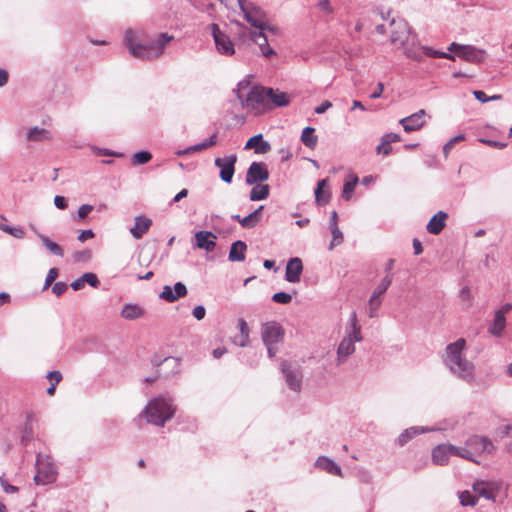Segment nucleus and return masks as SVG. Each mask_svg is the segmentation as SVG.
Returning <instances> with one entry per match:
<instances>
[{
    "label": "nucleus",
    "mask_w": 512,
    "mask_h": 512,
    "mask_svg": "<svg viewBox=\"0 0 512 512\" xmlns=\"http://www.w3.org/2000/svg\"><path fill=\"white\" fill-rule=\"evenodd\" d=\"M393 30L391 31L390 40L398 48L403 50V53L417 62L422 61L423 54L432 58H444L454 61L455 56L448 52L438 51L428 46L418 47V39L416 34L411 32L408 23L403 19H393L391 21Z\"/></svg>",
    "instance_id": "nucleus-1"
},
{
    "label": "nucleus",
    "mask_w": 512,
    "mask_h": 512,
    "mask_svg": "<svg viewBox=\"0 0 512 512\" xmlns=\"http://www.w3.org/2000/svg\"><path fill=\"white\" fill-rule=\"evenodd\" d=\"M238 6L245 21L256 29L255 31H250L249 35L251 40L259 46L262 55L265 57L274 55L275 52L269 46L268 38L265 35V31H275L269 25L267 14L262 8L248 0L238 1Z\"/></svg>",
    "instance_id": "nucleus-2"
},
{
    "label": "nucleus",
    "mask_w": 512,
    "mask_h": 512,
    "mask_svg": "<svg viewBox=\"0 0 512 512\" xmlns=\"http://www.w3.org/2000/svg\"><path fill=\"white\" fill-rule=\"evenodd\" d=\"M466 340L459 338L445 348L443 363L450 373L456 378L471 383L475 376V366L463 354Z\"/></svg>",
    "instance_id": "nucleus-3"
},
{
    "label": "nucleus",
    "mask_w": 512,
    "mask_h": 512,
    "mask_svg": "<svg viewBox=\"0 0 512 512\" xmlns=\"http://www.w3.org/2000/svg\"><path fill=\"white\" fill-rule=\"evenodd\" d=\"M173 36L168 33H161L158 37L148 43L137 41L136 33L129 29L125 32L124 43L130 54L143 60H152L160 57L164 53L166 45L173 40Z\"/></svg>",
    "instance_id": "nucleus-4"
},
{
    "label": "nucleus",
    "mask_w": 512,
    "mask_h": 512,
    "mask_svg": "<svg viewBox=\"0 0 512 512\" xmlns=\"http://www.w3.org/2000/svg\"><path fill=\"white\" fill-rule=\"evenodd\" d=\"M270 93H272V88L260 86L249 88V82L245 80L239 82L236 89V95L242 107L249 108L257 113L269 109Z\"/></svg>",
    "instance_id": "nucleus-5"
},
{
    "label": "nucleus",
    "mask_w": 512,
    "mask_h": 512,
    "mask_svg": "<svg viewBox=\"0 0 512 512\" xmlns=\"http://www.w3.org/2000/svg\"><path fill=\"white\" fill-rule=\"evenodd\" d=\"M363 340L361 326L358 323L357 314L353 311L348 320L345 336L337 348V365H342L355 352V343Z\"/></svg>",
    "instance_id": "nucleus-6"
},
{
    "label": "nucleus",
    "mask_w": 512,
    "mask_h": 512,
    "mask_svg": "<svg viewBox=\"0 0 512 512\" xmlns=\"http://www.w3.org/2000/svg\"><path fill=\"white\" fill-rule=\"evenodd\" d=\"M176 411L173 400L166 397L152 399L146 406L144 413L147 422L157 426H164Z\"/></svg>",
    "instance_id": "nucleus-7"
},
{
    "label": "nucleus",
    "mask_w": 512,
    "mask_h": 512,
    "mask_svg": "<svg viewBox=\"0 0 512 512\" xmlns=\"http://www.w3.org/2000/svg\"><path fill=\"white\" fill-rule=\"evenodd\" d=\"M58 468L54 459L47 454L38 453L36 457V475L34 481L37 485L54 483L57 479Z\"/></svg>",
    "instance_id": "nucleus-8"
},
{
    "label": "nucleus",
    "mask_w": 512,
    "mask_h": 512,
    "mask_svg": "<svg viewBox=\"0 0 512 512\" xmlns=\"http://www.w3.org/2000/svg\"><path fill=\"white\" fill-rule=\"evenodd\" d=\"M503 483L500 480H476L473 485V491L486 500L496 502V495L502 489Z\"/></svg>",
    "instance_id": "nucleus-9"
},
{
    "label": "nucleus",
    "mask_w": 512,
    "mask_h": 512,
    "mask_svg": "<svg viewBox=\"0 0 512 512\" xmlns=\"http://www.w3.org/2000/svg\"><path fill=\"white\" fill-rule=\"evenodd\" d=\"M210 29L217 51L222 55H233L235 53L234 44L229 36L222 32L217 24H211Z\"/></svg>",
    "instance_id": "nucleus-10"
},
{
    "label": "nucleus",
    "mask_w": 512,
    "mask_h": 512,
    "mask_svg": "<svg viewBox=\"0 0 512 512\" xmlns=\"http://www.w3.org/2000/svg\"><path fill=\"white\" fill-rule=\"evenodd\" d=\"M237 162V156L235 154H231L225 157H218L214 160V164L216 167L220 169V179L225 183H231L234 173H235V164Z\"/></svg>",
    "instance_id": "nucleus-11"
},
{
    "label": "nucleus",
    "mask_w": 512,
    "mask_h": 512,
    "mask_svg": "<svg viewBox=\"0 0 512 512\" xmlns=\"http://www.w3.org/2000/svg\"><path fill=\"white\" fill-rule=\"evenodd\" d=\"M261 337L264 344H277L283 340L284 330L279 323L270 321L262 325Z\"/></svg>",
    "instance_id": "nucleus-12"
},
{
    "label": "nucleus",
    "mask_w": 512,
    "mask_h": 512,
    "mask_svg": "<svg viewBox=\"0 0 512 512\" xmlns=\"http://www.w3.org/2000/svg\"><path fill=\"white\" fill-rule=\"evenodd\" d=\"M281 370L289 388L295 392L301 390L302 372L299 368L292 367L287 361L281 363Z\"/></svg>",
    "instance_id": "nucleus-13"
},
{
    "label": "nucleus",
    "mask_w": 512,
    "mask_h": 512,
    "mask_svg": "<svg viewBox=\"0 0 512 512\" xmlns=\"http://www.w3.org/2000/svg\"><path fill=\"white\" fill-rule=\"evenodd\" d=\"M466 446L474 454H491L495 450V446L488 437L474 435L469 437L466 442Z\"/></svg>",
    "instance_id": "nucleus-14"
},
{
    "label": "nucleus",
    "mask_w": 512,
    "mask_h": 512,
    "mask_svg": "<svg viewBox=\"0 0 512 512\" xmlns=\"http://www.w3.org/2000/svg\"><path fill=\"white\" fill-rule=\"evenodd\" d=\"M269 179L267 167L262 162H252L246 173V183L253 185Z\"/></svg>",
    "instance_id": "nucleus-15"
},
{
    "label": "nucleus",
    "mask_w": 512,
    "mask_h": 512,
    "mask_svg": "<svg viewBox=\"0 0 512 512\" xmlns=\"http://www.w3.org/2000/svg\"><path fill=\"white\" fill-rule=\"evenodd\" d=\"M217 236L206 230L197 231L194 235L193 246L206 252H213L216 247Z\"/></svg>",
    "instance_id": "nucleus-16"
},
{
    "label": "nucleus",
    "mask_w": 512,
    "mask_h": 512,
    "mask_svg": "<svg viewBox=\"0 0 512 512\" xmlns=\"http://www.w3.org/2000/svg\"><path fill=\"white\" fill-rule=\"evenodd\" d=\"M187 295V288L182 282H177L174 286L165 285L162 292L159 294V298L168 302L173 303L179 298Z\"/></svg>",
    "instance_id": "nucleus-17"
},
{
    "label": "nucleus",
    "mask_w": 512,
    "mask_h": 512,
    "mask_svg": "<svg viewBox=\"0 0 512 512\" xmlns=\"http://www.w3.org/2000/svg\"><path fill=\"white\" fill-rule=\"evenodd\" d=\"M426 111L424 109H420L414 114H411L408 117L402 118L400 120V124L403 126L405 132H413L422 128L426 122Z\"/></svg>",
    "instance_id": "nucleus-18"
},
{
    "label": "nucleus",
    "mask_w": 512,
    "mask_h": 512,
    "mask_svg": "<svg viewBox=\"0 0 512 512\" xmlns=\"http://www.w3.org/2000/svg\"><path fill=\"white\" fill-rule=\"evenodd\" d=\"M302 272V260L299 257L291 258L286 265L285 280L289 283H297L300 281Z\"/></svg>",
    "instance_id": "nucleus-19"
},
{
    "label": "nucleus",
    "mask_w": 512,
    "mask_h": 512,
    "mask_svg": "<svg viewBox=\"0 0 512 512\" xmlns=\"http://www.w3.org/2000/svg\"><path fill=\"white\" fill-rule=\"evenodd\" d=\"M465 61L480 64L486 58V52L472 45H464L461 53L458 54Z\"/></svg>",
    "instance_id": "nucleus-20"
},
{
    "label": "nucleus",
    "mask_w": 512,
    "mask_h": 512,
    "mask_svg": "<svg viewBox=\"0 0 512 512\" xmlns=\"http://www.w3.org/2000/svg\"><path fill=\"white\" fill-rule=\"evenodd\" d=\"M432 461L436 465H446L452 456L451 444H439L432 450Z\"/></svg>",
    "instance_id": "nucleus-21"
},
{
    "label": "nucleus",
    "mask_w": 512,
    "mask_h": 512,
    "mask_svg": "<svg viewBox=\"0 0 512 512\" xmlns=\"http://www.w3.org/2000/svg\"><path fill=\"white\" fill-rule=\"evenodd\" d=\"M448 215L446 212L439 211L434 214L427 223L426 229L432 235H438L446 226V219Z\"/></svg>",
    "instance_id": "nucleus-22"
},
{
    "label": "nucleus",
    "mask_w": 512,
    "mask_h": 512,
    "mask_svg": "<svg viewBox=\"0 0 512 512\" xmlns=\"http://www.w3.org/2000/svg\"><path fill=\"white\" fill-rule=\"evenodd\" d=\"M152 225L151 219L146 216L139 215L135 217V224L130 228V233L135 239H141Z\"/></svg>",
    "instance_id": "nucleus-23"
},
{
    "label": "nucleus",
    "mask_w": 512,
    "mask_h": 512,
    "mask_svg": "<svg viewBox=\"0 0 512 512\" xmlns=\"http://www.w3.org/2000/svg\"><path fill=\"white\" fill-rule=\"evenodd\" d=\"M315 466L327 473L335 476H342L341 467L328 457L320 456L315 462Z\"/></svg>",
    "instance_id": "nucleus-24"
},
{
    "label": "nucleus",
    "mask_w": 512,
    "mask_h": 512,
    "mask_svg": "<svg viewBox=\"0 0 512 512\" xmlns=\"http://www.w3.org/2000/svg\"><path fill=\"white\" fill-rule=\"evenodd\" d=\"M247 245L244 241L237 240L231 244L228 259L231 262H242L245 260Z\"/></svg>",
    "instance_id": "nucleus-25"
},
{
    "label": "nucleus",
    "mask_w": 512,
    "mask_h": 512,
    "mask_svg": "<svg viewBox=\"0 0 512 512\" xmlns=\"http://www.w3.org/2000/svg\"><path fill=\"white\" fill-rule=\"evenodd\" d=\"M251 148H255L256 153L264 154L270 151L271 145L263 140L262 134H257L251 137L245 145V149Z\"/></svg>",
    "instance_id": "nucleus-26"
},
{
    "label": "nucleus",
    "mask_w": 512,
    "mask_h": 512,
    "mask_svg": "<svg viewBox=\"0 0 512 512\" xmlns=\"http://www.w3.org/2000/svg\"><path fill=\"white\" fill-rule=\"evenodd\" d=\"M429 431H435V429L427 428V427H420V426H414V427L405 429L398 437V444L400 446H404L416 435H419L424 432H429Z\"/></svg>",
    "instance_id": "nucleus-27"
},
{
    "label": "nucleus",
    "mask_w": 512,
    "mask_h": 512,
    "mask_svg": "<svg viewBox=\"0 0 512 512\" xmlns=\"http://www.w3.org/2000/svg\"><path fill=\"white\" fill-rule=\"evenodd\" d=\"M36 234H37L39 240L41 241L42 245L46 248V250L50 254L58 256V257H63L64 251H63V248L59 244L52 241L48 236H46L42 233H39L36 231Z\"/></svg>",
    "instance_id": "nucleus-28"
},
{
    "label": "nucleus",
    "mask_w": 512,
    "mask_h": 512,
    "mask_svg": "<svg viewBox=\"0 0 512 512\" xmlns=\"http://www.w3.org/2000/svg\"><path fill=\"white\" fill-rule=\"evenodd\" d=\"M144 310L141 306L133 303L125 304L121 310V317L126 320H135L142 317Z\"/></svg>",
    "instance_id": "nucleus-29"
},
{
    "label": "nucleus",
    "mask_w": 512,
    "mask_h": 512,
    "mask_svg": "<svg viewBox=\"0 0 512 512\" xmlns=\"http://www.w3.org/2000/svg\"><path fill=\"white\" fill-rule=\"evenodd\" d=\"M35 415L30 412L26 415V422L22 426L21 429V443L24 446H28L33 438V428L31 426V422L34 420Z\"/></svg>",
    "instance_id": "nucleus-30"
},
{
    "label": "nucleus",
    "mask_w": 512,
    "mask_h": 512,
    "mask_svg": "<svg viewBox=\"0 0 512 512\" xmlns=\"http://www.w3.org/2000/svg\"><path fill=\"white\" fill-rule=\"evenodd\" d=\"M26 138L32 142H43L51 139V133L44 128L33 127L27 131Z\"/></svg>",
    "instance_id": "nucleus-31"
},
{
    "label": "nucleus",
    "mask_w": 512,
    "mask_h": 512,
    "mask_svg": "<svg viewBox=\"0 0 512 512\" xmlns=\"http://www.w3.org/2000/svg\"><path fill=\"white\" fill-rule=\"evenodd\" d=\"M264 206H259L255 211L251 212L246 217H243L240 221V225L243 228H254L262 219V211Z\"/></svg>",
    "instance_id": "nucleus-32"
},
{
    "label": "nucleus",
    "mask_w": 512,
    "mask_h": 512,
    "mask_svg": "<svg viewBox=\"0 0 512 512\" xmlns=\"http://www.w3.org/2000/svg\"><path fill=\"white\" fill-rule=\"evenodd\" d=\"M269 96V109L274 107H283L289 104L290 100L286 93L272 89Z\"/></svg>",
    "instance_id": "nucleus-33"
},
{
    "label": "nucleus",
    "mask_w": 512,
    "mask_h": 512,
    "mask_svg": "<svg viewBox=\"0 0 512 512\" xmlns=\"http://www.w3.org/2000/svg\"><path fill=\"white\" fill-rule=\"evenodd\" d=\"M506 326V318L501 314L495 313L493 323L489 326V333L496 337H500Z\"/></svg>",
    "instance_id": "nucleus-34"
},
{
    "label": "nucleus",
    "mask_w": 512,
    "mask_h": 512,
    "mask_svg": "<svg viewBox=\"0 0 512 512\" xmlns=\"http://www.w3.org/2000/svg\"><path fill=\"white\" fill-rule=\"evenodd\" d=\"M314 131L315 129L313 127H306L303 129L301 134L302 143L310 149H314L318 142V138L314 135Z\"/></svg>",
    "instance_id": "nucleus-35"
},
{
    "label": "nucleus",
    "mask_w": 512,
    "mask_h": 512,
    "mask_svg": "<svg viewBox=\"0 0 512 512\" xmlns=\"http://www.w3.org/2000/svg\"><path fill=\"white\" fill-rule=\"evenodd\" d=\"M269 196V185H257L252 188L250 191V200L251 201H261L266 199Z\"/></svg>",
    "instance_id": "nucleus-36"
},
{
    "label": "nucleus",
    "mask_w": 512,
    "mask_h": 512,
    "mask_svg": "<svg viewBox=\"0 0 512 512\" xmlns=\"http://www.w3.org/2000/svg\"><path fill=\"white\" fill-rule=\"evenodd\" d=\"M452 456H458L463 459L479 463L474 457L473 452L465 445V447H457L451 444Z\"/></svg>",
    "instance_id": "nucleus-37"
},
{
    "label": "nucleus",
    "mask_w": 512,
    "mask_h": 512,
    "mask_svg": "<svg viewBox=\"0 0 512 512\" xmlns=\"http://www.w3.org/2000/svg\"><path fill=\"white\" fill-rule=\"evenodd\" d=\"M358 181H359L358 176L352 175L351 176V180L350 181H346L344 183L343 191H342L343 199H345L347 201L351 199L352 193L354 192L355 187H356Z\"/></svg>",
    "instance_id": "nucleus-38"
},
{
    "label": "nucleus",
    "mask_w": 512,
    "mask_h": 512,
    "mask_svg": "<svg viewBox=\"0 0 512 512\" xmlns=\"http://www.w3.org/2000/svg\"><path fill=\"white\" fill-rule=\"evenodd\" d=\"M392 283V275L387 274L379 283V285L375 288L371 295L375 297H381L389 288Z\"/></svg>",
    "instance_id": "nucleus-39"
},
{
    "label": "nucleus",
    "mask_w": 512,
    "mask_h": 512,
    "mask_svg": "<svg viewBox=\"0 0 512 512\" xmlns=\"http://www.w3.org/2000/svg\"><path fill=\"white\" fill-rule=\"evenodd\" d=\"M152 158V154L148 151H139L132 155L131 162L133 165H143L148 163Z\"/></svg>",
    "instance_id": "nucleus-40"
},
{
    "label": "nucleus",
    "mask_w": 512,
    "mask_h": 512,
    "mask_svg": "<svg viewBox=\"0 0 512 512\" xmlns=\"http://www.w3.org/2000/svg\"><path fill=\"white\" fill-rule=\"evenodd\" d=\"M382 304V300L379 297H375L373 295L370 296V299L368 301V316L370 318L377 317V311L380 308Z\"/></svg>",
    "instance_id": "nucleus-41"
},
{
    "label": "nucleus",
    "mask_w": 512,
    "mask_h": 512,
    "mask_svg": "<svg viewBox=\"0 0 512 512\" xmlns=\"http://www.w3.org/2000/svg\"><path fill=\"white\" fill-rule=\"evenodd\" d=\"M216 143H217V133H214L205 141L198 143L196 145L190 146V150H195V152H199V151H202L204 149L214 146Z\"/></svg>",
    "instance_id": "nucleus-42"
},
{
    "label": "nucleus",
    "mask_w": 512,
    "mask_h": 512,
    "mask_svg": "<svg viewBox=\"0 0 512 512\" xmlns=\"http://www.w3.org/2000/svg\"><path fill=\"white\" fill-rule=\"evenodd\" d=\"M0 229L18 239H22L25 236V232H24L23 228L20 226L12 227L9 225L1 224Z\"/></svg>",
    "instance_id": "nucleus-43"
},
{
    "label": "nucleus",
    "mask_w": 512,
    "mask_h": 512,
    "mask_svg": "<svg viewBox=\"0 0 512 512\" xmlns=\"http://www.w3.org/2000/svg\"><path fill=\"white\" fill-rule=\"evenodd\" d=\"M465 140L464 134H458L454 137H452L445 145L443 146V154L445 158L448 157L450 151L453 149V147L458 143Z\"/></svg>",
    "instance_id": "nucleus-44"
},
{
    "label": "nucleus",
    "mask_w": 512,
    "mask_h": 512,
    "mask_svg": "<svg viewBox=\"0 0 512 512\" xmlns=\"http://www.w3.org/2000/svg\"><path fill=\"white\" fill-rule=\"evenodd\" d=\"M459 500L462 506H475L477 498L474 497L469 491H462L459 493Z\"/></svg>",
    "instance_id": "nucleus-45"
},
{
    "label": "nucleus",
    "mask_w": 512,
    "mask_h": 512,
    "mask_svg": "<svg viewBox=\"0 0 512 512\" xmlns=\"http://www.w3.org/2000/svg\"><path fill=\"white\" fill-rule=\"evenodd\" d=\"M326 184V179L320 180L317 183V187L315 189V199L318 204H324L328 201L329 196L324 197L323 196V187Z\"/></svg>",
    "instance_id": "nucleus-46"
},
{
    "label": "nucleus",
    "mask_w": 512,
    "mask_h": 512,
    "mask_svg": "<svg viewBox=\"0 0 512 512\" xmlns=\"http://www.w3.org/2000/svg\"><path fill=\"white\" fill-rule=\"evenodd\" d=\"M331 233H332V241L330 243V249H332L333 247H335L343 242V233L341 232V230L339 229L338 226H335L334 229H331Z\"/></svg>",
    "instance_id": "nucleus-47"
},
{
    "label": "nucleus",
    "mask_w": 512,
    "mask_h": 512,
    "mask_svg": "<svg viewBox=\"0 0 512 512\" xmlns=\"http://www.w3.org/2000/svg\"><path fill=\"white\" fill-rule=\"evenodd\" d=\"M272 300L279 304H288L292 300V296L286 292H277L272 296Z\"/></svg>",
    "instance_id": "nucleus-48"
},
{
    "label": "nucleus",
    "mask_w": 512,
    "mask_h": 512,
    "mask_svg": "<svg viewBox=\"0 0 512 512\" xmlns=\"http://www.w3.org/2000/svg\"><path fill=\"white\" fill-rule=\"evenodd\" d=\"M0 485L3 491L7 494H14L19 490L18 487L9 484L8 481L4 478V475L0 476Z\"/></svg>",
    "instance_id": "nucleus-49"
},
{
    "label": "nucleus",
    "mask_w": 512,
    "mask_h": 512,
    "mask_svg": "<svg viewBox=\"0 0 512 512\" xmlns=\"http://www.w3.org/2000/svg\"><path fill=\"white\" fill-rule=\"evenodd\" d=\"M82 280H84V283H88L90 286L97 288L99 285V280L96 274L87 272L82 275Z\"/></svg>",
    "instance_id": "nucleus-50"
},
{
    "label": "nucleus",
    "mask_w": 512,
    "mask_h": 512,
    "mask_svg": "<svg viewBox=\"0 0 512 512\" xmlns=\"http://www.w3.org/2000/svg\"><path fill=\"white\" fill-rule=\"evenodd\" d=\"M93 152L97 156H114V157H122L123 156L122 153H118V152H115V151H111L109 149L98 148V147H94L93 148Z\"/></svg>",
    "instance_id": "nucleus-51"
},
{
    "label": "nucleus",
    "mask_w": 512,
    "mask_h": 512,
    "mask_svg": "<svg viewBox=\"0 0 512 512\" xmlns=\"http://www.w3.org/2000/svg\"><path fill=\"white\" fill-rule=\"evenodd\" d=\"M57 276H58V269L51 268L46 275L44 288H48L55 281Z\"/></svg>",
    "instance_id": "nucleus-52"
},
{
    "label": "nucleus",
    "mask_w": 512,
    "mask_h": 512,
    "mask_svg": "<svg viewBox=\"0 0 512 512\" xmlns=\"http://www.w3.org/2000/svg\"><path fill=\"white\" fill-rule=\"evenodd\" d=\"M68 286L66 283L64 282H56L53 286H52V292L57 295V296H60L62 295L66 290H67Z\"/></svg>",
    "instance_id": "nucleus-53"
},
{
    "label": "nucleus",
    "mask_w": 512,
    "mask_h": 512,
    "mask_svg": "<svg viewBox=\"0 0 512 512\" xmlns=\"http://www.w3.org/2000/svg\"><path fill=\"white\" fill-rule=\"evenodd\" d=\"M233 343L235 345L240 346V347H245L249 343V337H247V336H245L243 334H238V335L233 337Z\"/></svg>",
    "instance_id": "nucleus-54"
},
{
    "label": "nucleus",
    "mask_w": 512,
    "mask_h": 512,
    "mask_svg": "<svg viewBox=\"0 0 512 512\" xmlns=\"http://www.w3.org/2000/svg\"><path fill=\"white\" fill-rule=\"evenodd\" d=\"M92 210L93 206L90 204L81 205L78 209V218L84 219Z\"/></svg>",
    "instance_id": "nucleus-55"
},
{
    "label": "nucleus",
    "mask_w": 512,
    "mask_h": 512,
    "mask_svg": "<svg viewBox=\"0 0 512 512\" xmlns=\"http://www.w3.org/2000/svg\"><path fill=\"white\" fill-rule=\"evenodd\" d=\"M392 151V147L390 144H387L382 138H381V143L377 146V153L380 154H384V155H389Z\"/></svg>",
    "instance_id": "nucleus-56"
},
{
    "label": "nucleus",
    "mask_w": 512,
    "mask_h": 512,
    "mask_svg": "<svg viewBox=\"0 0 512 512\" xmlns=\"http://www.w3.org/2000/svg\"><path fill=\"white\" fill-rule=\"evenodd\" d=\"M192 315L197 319V320H202L205 315H206V309L203 305H197L196 307H194L193 311H192Z\"/></svg>",
    "instance_id": "nucleus-57"
},
{
    "label": "nucleus",
    "mask_w": 512,
    "mask_h": 512,
    "mask_svg": "<svg viewBox=\"0 0 512 512\" xmlns=\"http://www.w3.org/2000/svg\"><path fill=\"white\" fill-rule=\"evenodd\" d=\"M318 8L320 11L326 13V14H331L333 12V9L330 5V1L329 0H319L318 2Z\"/></svg>",
    "instance_id": "nucleus-58"
},
{
    "label": "nucleus",
    "mask_w": 512,
    "mask_h": 512,
    "mask_svg": "<svg viewBox=\"0 0 512 512\" xmlns=\"http://www.w3.org/2000/svg\"><path fill=\"white\" fill-rule=\"evenodd\" d=\"M382 139L387 143V144H390L391 143H395V142H399L401 141V137L400 135L396 134V133H387L385 134L384 136H382Z\"/></svg>",
    "instance_id": "nucleus-59"
},
{
    "label": "nucleus",
    "mask_w": 512,
    "mask_h": 512,
    "mask_svg": "<svg viewBox=\"0 0 512 512\" xmlns=\"http://www.w3.org/2000/svg\"><path fill=\"white\" fill-rule=\"evenodd\" d=\"M238 328H239V334H243L247 337H249L250 329L248 327L247 322L244 319L238 320Z\"/></svg>",
    "instance_id": "nucleus-60"
},
{
    "label": "nucleus",
    "mask_w": 512,
    "mask_h": 512,
    "mask_svg": "<svg viewBox=\"0 0 512 512\" xmlns=\"http://www.w3.org/2000/svg\"><path fill=\"white\" fill-rule=\"evenodd\" d=\"M54 204L58 209H65L67 207V200L64 196L57 195L54 198Z\"/></svg>",
    "instance_id": "nucleus-61"
},
{
    "label": "nucleus",
    "mask_w": 512,
    "mask_h": 512,
    "mask_svg": "<svg viewBox=\"0 0 512 512\" xmlns=\"http://www.w3.org/2000/svg\"><path fill=\"white\" fill-rule=\"evenodd\" d=\"M46 377L47 379L54 381L55 384H58L62 379V374L59 371H50Z\"/></svg>",
    "instance_id": "nucleus-62"
},
{
    "label": "nucleus",
    "mask_w": 512,
    "mask_h": 512,
    "mask_svg": "<svg viewBox=\"0 0 512 512\" xmlns=\"http://www.w3.org/2000/svg\"><path fill=\"white\" fill-rule=\"evenodd\" d=\"M357 475L359 480L363 483H369L372 479L370 473L366 470H359Z\"/></svg>",
    "instance_id": "nucleus-63"
},
{
    "label": "nucleus",
    "mask_w": 512,
    "mask_h": 512,
    "mask_svg": "<svg viewBox=\"0 0 512 512\" xmlns=\"http://www.w3.org/2000/svg\"><path fill=\"white\" fill-rule=\"evenodd\" d=\"M94 237V232L90 229L88 230H83L79 235H78V240L80 242H84L86 241L87 239H90V238H93Z\"/></svg>",
    "instance_id": "nucleus-64"
}]
</instances>
